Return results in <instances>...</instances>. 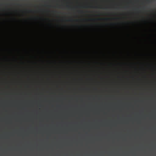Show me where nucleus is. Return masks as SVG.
I'll list each match as a JSON object with an SVG mask.
<instances>
[{
	"instance_id": "obj_5",
	"label": "nucleus",
	"mask_w": 156,
	"mask_h": 156,
	"mask_svg": "<svg viewBox=\"0 0 156 156\" xmlns=\"http://www.w3.org/2000/svg\"><path fill=\"white\" fill-rule=\"evenodd\" d=\"M66 7H69V6H68V5H67V6H66Z\"/></svg>"
},
{
	"instance_id": "obj_6",
	"label": "nucleus",
	"mask_w": 156,
	"mask_h": 156,
	"mask_svg": "<svg viewBox=\"0 0 156 156\" xmlns=\"http://www.w3.org/2000/svg\"><path fill=\"white\" fill-rule=\"evenodd\" d=\"M76 21H78V20H76Z\"/></svg>"
},
{
	"instance_id": "obj_4",
	"label": "nucleus",
	"mask_w": 156,
	"mask_h": 156,
	"mask_svg": "<svg viewBox=\"0 0 156 156\" xmlns=\"http://www.w3.org/2000/svg\"><path fill=\"white\" fill-rule=\"evenodd\" d=\"M109 19L108 18H106V19H105L106 20H107V19Z\"/></svg>"
},
{
	"instance_id": "obj_2",
	"label": "nucleus",
	"mask_w": 156,
	"mask_h": 156,
	"mask_svg": "<svg viewBox=\"0 0 156 156\" xmlns=\"http://www.w3.org/2000/svg\"><path fill=\"white\" fill-rule=\"evenodd\" d=\"M32 10H30L29 11V12H32Z\"/></svg>"
},
{
	"instance_id": "obj_1",
	"label": "nucleus",
	"mask_w": 156,
	"mask_h": 156,
	"mask_svg": "<svg viewBox=\"0 0 156 156\" xmlns=\"http://www.w3.org/2000/svg\"><path fill=\"white\" fill-rule=\"evenodd\" d=\"M73 21V20H68V21Z\"/></svg>"
},
{
	"instance_id": "obj_3",
	"label": "nucleus",
	"mask_w": 156,
	"mask_h": 156,
	"mask_svg": "<svg viewBox=\"0 0 156 156\" xmlns=\"http://www.w3.org/2000/svg\"><path fill=\"white\" fill-rule=\"evenodd\" d=\"M91 20H94L95 19H91Z\"/></svg>"
}]
</instances>
